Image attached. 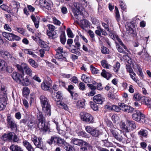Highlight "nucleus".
Instances as JSON below:
<instances>
[{
	"label": "nucleus",
	"instance_id": "f257e3e1",
	"mask_svg": "<svg viewBox=\"0 0 151 151\" xmlns=\"http://www.w3.org/2000/svg\"><path fill=\"white\" fill-rule=\"evenodd\" d=\"M36 116L37 127L41 131L46 132L48 129V127L45 124V118L42 112L39 111L36 114Z\"/></svg>",
	"mask_w": 151,
	"mask_h": 151
},
{
	"label": "nucleus",
	"instance_id": "f03ea898",
	"mask_svg": "<svg viewBox=\"0 0 151 151\" xmlns=\"http://www.w3.org/2000/svg\"><path fill=\"white\" fill-rule=\"evenodd\" d=\"M40 99L43 111L45 115L50 116L51 114V106L49 99L44 95L40 96Z\"/></svg>",
	"mask_w": 151,
	"mask_h": 151
},
{
	"label": "nucleus",
	"instance_id": "7ed1b4c3",
	"mask_svg": "<svg viewBox=\"0 0 151 151\" xmlns=\"http://www.w3.org/2000/svg\"><path fill=\"white\" fill-rule=\"evenodd\" d=\"M40 99L43 111L45 115L50 116L51 114V106L49 99L44 95L40 96Z\"/></svg>",
	"mask_w": 151,
	"mask_h": 151
},
{
	"label": "nucleus",
	"instance_id": "20e7f679",
	"mask_svg": "<svg viewBox=\"0 0 151 151\" xmlns=\"http://www.w3.org/2000/svg\"><path fill=\"white\" fill-rule=\"evenodd\" d=\"M47 142L50 145H51L53 143L54 144L58 145V146L63 147L67 142L63 139L55 135L52 136L50 138L47 140Z\"/></svg>",
	"mask_w": 151,
	"mask_h": 151
},
{
	"label": "nucleus",
	"instance_id": "39448f33",
	"mask_svg": "<svg viewBox=\"0 0 151 151\" xmlns=\"http://www.w3.org/2000/svg\"><path fill=\"white\" fill-rule=\"evenodd\" d=\"M132 117L134 120L137 122L142 121V122H144V123H145L146 119H148L147 116L138 110L135 111V113L132 114Z\"/></svg>",
	"mask_w": 151,
	"mask_h": 151
},
{
	"label": "nucleus",
	"instance_id": "423d86ee",
	"mask_svg": "<svg viewBox=\"0 0 151 151\" xmlns=\"http://www.w3.org/2000/svg\"><path fill=\"white\" fill-rule=\"evenodd\" d=\"M83 8L81 4L77 2L74 3L73 6L72 8V11L76 19H77L79 15H81V12L83 11Z\"/></svg>",
	"mask_w": 151,
	"mask_h": 151
},
{
	"label": "nucleus",
	"instance_id": "0eeeda50",
	"mask_svg": "<svg viewBox=\"0 0 151 151\" xmlns=\"http://www.w3.org/2000/svg\"><path fill=\"white\" fill-rule=\"evenodd\" d=\"M16 67L18 70L21 73H24V70L26 73L29 76H31L32 73V71L31 68L25 63H22L21 65L17 64Z\"/></svg>",
	"mask_w": 151,
	"mask_h": 151
},
{
	"label": "nucleus",
	"instance_id": "6e6552de",
	"mask_svg": "<svg viewBox=\"0 0 151 151\" xmlns=\"http://www.w3.org/2000/svg\"><path fill=\"white\" fill-rule=\"evenodd\" d=\"M85 130L87 132L94 137H98L101 134V133L98 128L93 127L87 126L85 127Z\"/></svg>",
	"mask_w": 151,
	"mask_h": 151
},
{
	"label": "nucleus",
	"instance_id": "1a4fd4ad",
	"mask_svg": "<svg viewBox=\"0 0 151 151\" xmlns=\"http://www.w3.org/2000/svg\"><path fill=\"white\" fill-rule=\"evenodd\" d=\"M7 126L12 130H16L17 129V126L14 120L8 114L7 115Z\"/></svg>",
	"mask_w": 151,
	"mask_h": 151
},
{
	"label": "nucleus",
	"instance_id": "9d476101",
	"mask_svg": "<svg viewBox=\"0 0 151 151\" xmlns=\"http://www.w3.org/2000/svg\"><path fill=\"white\" fill-rule=\"evenodd\" d=\"M48 29L47 30L46 33L48 36L52 39H55L58 37L57 33L55 31V26L50 24L47 25Z\"/></svg>",
	"mask_w": 151,
	"mask_h": 151
},
{
	"label": "nucleus",
	"instance_id": "9b49d317",
	"mask_svg": "<svg viewBox=\"0 0 151 151\" xmlns=\"http://www.w3.org/2000/svg\"><path fill=\"white\" fill-rule=\"evenodd\" d=\"M80 114L81 119L83 121L88 124L93 123V117L90 114L85 112H82Z\"/></svg>",
	"mask_w": 151,
	"mask_h": 151
},
{
	"label": "nucleus",
	"instance_id": "f8f14e48",
	"mask_svg": "<svg viewBox=\"0 0 151 151\" xmlns=\"http://www.w3.org/2000/svg\"><path fill=\"white\" fill-rule=\"evenodd\" d=\"M42 139L40 137L37 138L34 135L32 136L31 140L33 142L36 147L42 150L44 147L42 141L41 140Z\"/></svg>",
	"mask_w": 151,
	"mask_h": 151
},
{
	"label": "nucleus",
	"instance_id": "ddd939ff",
	"mask_svg": "<svg viewBox=\"0 0 151 151\" xmlns=\"http://www.w3.org/2000/svg\"><path fill=\"white\" fill-rule=\"evenodd\" d=\"M2 34L4 37L9 41H13L15 40L18 41L21 39L20 37L12 33L3 32H2Z\"/></svg>",
	"mask_w": 151,
	"mask_h": 151
},
{
	"label": "nucleus",
	"instance_id": "4468645a",
	"mask_svg": "<svg viewBox=\"0 0 151 151\" xmlns=\"http://www.w3.org/2000/svg\"><path fill=\"white\" fill-rule=\"evenodd\" d=\"M48 81H44L41 85V88L44 90L47 91L52 86V81L49 78H47Z\"/></svg>",
	"mask_w": 151,
	"mask_h": 151
},
{
	"label": "nucleus",
	"instance_id": "2eb2a0df",
	"mask_svg": "<svg viewBox=\"0 0 151 151\" xmlns=\"http://www.w3.org/2000/svg\"><path fill=\"white\" fill-rule=\"evenodd\" d=\"M10 7L9 8L8 6L4 5H1V8L3 10L7 11L9 13L11 12V10L14 9V11H17V4L13 3L10 5Z\"/></svg>",
	"mask_w": 151,
	"mask_h": 151
},
{
	"label": "nucleus",
	"instance_id": "dca6fc26",
	"mask_svg": "<svg viewBox=\"0 0 151 151\" xmlns=\"http://www.w3.org/2000/svg\"><path fill=\"white\" fill-rule=\"evenodd\" d=\"M24 74L22 73L20 74L16 72H14L12 74V76L13 79L17 83H19L22 79V76H24Z\"/></svg>",
	"mask_w": 151,
	"mask_h": 151
},
{
	"label": "nucleus",
	"instance_id": "f3484780",
	"mask_svg": "<svg viewBox=\"0 0 151 151\" xmlns=\"http://www.w3.org/2000/svg\"><path fill=\"white\" fill-rule=\"evenodd\" d=\"M71 142L74 144L78 145L80 146H82L83 145H86L87 146H89V145L88 144V143L85 141H84L82 139L74 138L72 139Z\"/></svg>",
	"mask_w": 151,
	"mask_h": 151
},
{
	"label": "nucleus",
	"instance_id": "a211bd4d",
	"mask_svg": "<svg viewBox=\"0 0 151 151\" xmlns=\"http://www.w3.org/2000/svg\"><path fill=\"white\" fill-rule=\"evenodd\" d=\"M14 134L13 132L5 134L2 136L1 139L4 141H10L12 140Z\"/></svg>",
	"mask_w": 151,
	"mask_h": 151
},
{
	"label": "nucleus",
	"instance_id": "6ab92c4d",
	"mask_svg": "<svg viewBox=\"0 0 151 151\" xmlns=\"http://www.w3.org/2000/svg\"><path fill=\"white\" fill-rule=\"evenodd\" d=\"M63 94L62 92L58 91L54 93L53 98L55 101L58 102L63 99Z\"/></svg>",
	"mask_w": 151,
	"mask_h": 151
},
{
	"label": "nucleus",
	"instance_id": "aec40b11",
	"mask_svg": "<svg viewBox=\"0 0 151 151\" xmlns=\"http://www.w3.org/2000/svg\"><path fill=\"white\" fill-rule=\"evenodd\" d=\"M23 145L26 147L28 151H35V148L27 140L24 141L23 142Z\"/></svg>",
	"mask_w": 151,
	"mask_h": 151
},
{
	"label": "nucleus",
	"instance_id": "412c9836",
	"mask_svg": "<svg viewBox=\"0 0 151 151\" xmlns=\"http://www.w3.org/2000/svg\"><path fill=\"white\" fill-rule=\"evenodd\" d=\"M93 100L95 103L99 104H102L103 101V98L99 94L94 96Z\"/></svg>",
	"mask_w": 151,
	"mask_h": 151
},
{
	"label": "nucleus",
	"instance_id": "4be33fe9",
	"mask_svg": "<svg viewBox=\"0 0 151 151\" xmlns=\"http://www.w3.org/2000/svg\"><path fill=\"white\" fill-rule=\"evenodd\" d=\"M6 104V100L4 97H2L0 98V111L4 110Z\"/></svg>",
	"mask_w": 151,
	"mask_h": 151
},
{
	"label": "nucleus",
	"instance_id": "5701e85b",
	"mask_svg": "<svg viewBox=\"0 0 151 151\" xmlns=\"http://www.w3.org/2000/svg\"><path fill=\"white\" fill-rule=\"evenodd\" d=\"M132 27H126L127 32L129 35H132V36L133 37H136L137 34L134 31Z\"/></svg>",
	"mask_w": 151,
	"mask_h": 151
},
{
	"label": "nucleus",
	"instance_id": "b1692460",
	"mask_svg": "<svg viewBox=\"0 0 151 151\" xmlns=\"http://www.w3.org/2000/svg\"><path fill=\"white\" fill-rule=\"evenodd\" d=\"M23 77L24 76H22L19 84L23 86L28 85L29 84V80L27 78H24Z\"/></svg>",
	"mask_w": 151,
	"mask_h": 151
},
{
	"label": "nucleus",
	"instance_id": "393cba45",
	"mask_svg": "<svg viewBox=\"0 0 151 151\" xmlns=\"http://www.w3.org/2000/svg\"><path fill=\"white\" fill-rule=\"evenodd\" d=\"M63 53H56L55 55V58L58 60H60V61H65L66 59L65 58V54H63Z\"/></svg>",
	"mask_w": 151,
	"mask_h": 151
},
{
	"label": "nucleus",
	"instance_id": "a878e982",
	"mask_svg": "<svg viewBox=\"0 0 151 151\" xmlns=\"http://www.w3.org/2000/svg\"><path fill=\"white\" fill-rule=\"evenodd\" d=\"M142 101H144L145 104L147 105L151 104V99L150 97L143 96L142 97Z\"/></svg>",
	"mask_w": 151,
	"mask_h": 151
},
{
	"label": "nucleus",
	"instance_id": "bb28decb",
	"mask_svg": "<svg viewBox=\"0 0 151 151\" xmlns=\"http://www.w3.org/2000/svg\"><path fill=\"white\" fill-rule=\"evenodd\" d=\"M138 135L141 137H147L148 135L147 131L146 130L142 129L138 132Z\"/></svg>",
	"mask_w": 151,
	"mask_h": 151
},
{
	"label": "nucleus",
	"instance_id": "cd10ccee",
	"mask_svg": "<svg viewBox=\"0 0 151 151\" xmlns=\"http://www.w3.org/2000/svg\"><path fill=\"white\" fill-rule=\"evenodd\" d=\"M101 76L107 79H109L111 76L112 75L106 71V70L103 69L101 73Z\"/></svg>",
	"mask_w": 151,
	"mask_h": 151
},
{
	"label": "nucleus",
	"instance_id": "c85d7f7f",
	"mask_svg": "<svg viewBox=\"0 0 151 151\" xmlns=\"http://www.w3.org/2000/svg\"><path fill=\"white\" fill-rule=\"evenodd\" d=\"M10 149L12 151H24L23 149L20 147L14 145L11 146Z\"/></svg>",
	"mask_w": 151,
	"mask_h": 151
},
{
	"label": "nucleus",
	"instance_id": "c756f323",
	"mask_svg": "<svg viewBox=\"0 0 151 151\" xmlns=\"http://www.w3.org/2000/svg\"><path fill=\"white\" fill-rule=\"evenodd\" d=\"M9 68L7 66V64L6 62H5V64H3V65H1L0 68V70L1 71H6L9 73H11L12 71V70L10 69L9 70Z\"/></svg>",
	"mask_w": 151,
	"mask_h": 151
},
{
	"label": "nucleus",
	"instance_id": "7c9ffc66",
	"mask_svg": "<svg viewBox=\"0 0 151 151\" xmlns=\"http://www.w3.org/2000/svg\"><path fill=\"white\" fill-rule=\"evenodd\" d=\"M37 124L35 123L34 121L30 120L27 124V126L30 129L35 128L37 126Z\"/></svg>",
	"mask_w": 151,
	"mask_h": 151
},
{
	"label": "nucleus",
	"instance_id": "2f4dec72",
	"mask_svg": "<svg viewBox=\"0 0 151 151\" xmlns=\"http://www.w3.org/2000/svg\"><path fill=\"white\" fill-rule=\"evenodd\" d=\"M28 61L30 65L35 68H36L38 66L37 63L32 58L29 59Z\"/></svg>",
	"mask_w": 151,
	"mask_h": 151
},
{
	"label": "nucleus",
	"instance_id": "473e14b6",
	"mask_svg": "<svg viewBox=\"0 0 151 151\" xmlns=\"http://www.w3.org/2000/svg\"><path fill=\"white\" fill-rule=\"evenodd\" d=\"M63 147L67 151H75L74 148L67 142L65 143Z\"/></svg>",
	"mask_w": 151,
	"mask_h": 151
},
{
	"label": "nucleus",
	"instance_id": "72a5a7b5",
	"mask_svg": "<svg viewBox=\"0 0 151 151\" xmlns=\"http://www.w3.org/2000/svg\"><path fill=\"white\" fill-rule=\"evenodd\" d=\"M101 64L102 66L104 68L107 69L110 68L111 65L109 64L107 61L105 60H103L101 62Z\"/></svg>",
	"mask_w": 151,
	"mask_h": 151
},
{
	"label": "nucleus",
	"instance_id": "f704fd0d",
	"mask_svg": "<svg viewBox=\"0 0 151 151\" xmlns=\"http://www.w3.org/2000/svg\"><path fill=\"white\" fill-rule=\"evenodd\" d=\"M53 5V4L52 2L51 1L50 3H48L45 0L44 5H43L42 7H44L46 9L49 10L50 9L51 6H52Z\"/></svg>",
	"mask_w": 151,
	"mask_h": 151
},
{
	"label": "nucleus",
	"instance_id": "c9c22d12",
	"mask_svg": "<svg viewBox=\"0 0 151 151\" xmlns=\"http://www.w3.org/2000/svg\"><path fill=\"white\" fill-rule=\"evenodd\" d=\"M84 101V100L83 101L81 100L78 101L77 103V107L79 109L84 108L85 105Z\"/></svg>",
	"mask_w": 151,
	"mask_h": 151
},
{
	"label": "nucleus",
	"instance_id": "e433bc0d",
	"mask_svg": "<svg viewBox=\"0 0 151 151\" xmlns=\"http://www.w3.org/2000/svg\"><path fill=\"white\" fill-rule=\"evenodd\" d=\"M80 22L81 25L84 27H87L90 25L87 19H82Z\"/></svg>",
	"mask_w": 151,
	"mask_h": 151
},
{
	"label": "nucleus",
	"instance_id": "4c0bfd02",
	"mask_svg": "<svg viewBox=\"0 0 151 151\" xmlns=\"http://www.w3.org/2000/svg\"><path fill=\"white\" fill-rule=\"evenodd\" d=\"M60 38L61 43L63 45L65 44L66 41L65 32H63L61 34L60 36Z\"/></svg>",
	"mask_w": 151,
	"mask_h": 151
},
{
	"label": "nucleus",
	"instance_id": "58836bf2",
	"mask_svg": "<svg viewBox=\"0 0 151 151\" xmlns=\"http://www.w3.org/2000/svg\"><path fill=\"white\" fill-rule=\"evenodd\" d=\"M116 130V129L114 127H111V128L110 129V132L114 137L118 133Z\"/></svg>",
	"mask_w": 151,
	"mask_h": 151
},
{
	"label": "nucleus",
	"instance_id": "ea45409f",
	"mask_svg": "<svg viewBox=\"0 0 151 151\" xmlns=\"http://www.w3.org/2000/svg\"><path fill=\"white\" fill-rule=\"evenodd\" d=\"M101 52L103 54H108L109 53V51L107 47L102 46L101 48Z\"/></svg>",
	"mask_w": 151,
	"mask_h": 151
},
{
	"label": "nucleus",
	"instance_id": "a19ab883",
	"mask_svg": "<svg viewBox=\"0 0 151 151\" xmlns=\"http://www.w3.org/2000/svg\"><path fill=\"white\" fill-rule=\"evenodd\" d=\"M127 123L129 126L131 127L132 129H135L136 127V125L135 123L133 121H127Z\"/></svg>",
	"mask_w": 151,
	"mask_h": 151
},
{
	"label": "nucleus",
	"instance_id": "79ce46f5",
	"mask_svg": "<svg viewBox=\"0 0 151 151\" xmlns=\"http://www.w3.org/2000/svg\"><path fill=\"white\" fill-rule=\"evenodd\" d=\"M134 110V108L131 106H127L126 107V108L124 109V111L129 113H131L133 112Z\"/></svg>",
	"mask_w": 151,
	"mask_h": 151
},
{
	"label": "nucleus",
	"instance_id": "37998d69",
	"mask_svg": "<svg viewBox=\"0 0 151 151\" xmlns=\"http://www.w3.org/2000/svg\"><path fill=\"white\" fill-rule=\"evenodd\" d=\"M133 98L135 100L139 101L140 99L142 100V97L140 96L139 93H135L134 95Z\"/></svg>",
	"mask_w": 151,
	"mask_h": 151
},
{
	"label": "nucleus",
	"instance_id": "c03bdc74",
	"mask_svg": "<svg viewBox=\"0 0 151 151\" xmlns=\"http://www.w3.org/2000/svg\"><path fill=\"white\" fill-rule=\"evenodd\" d=\"M88 144L89 145V146H87L86 145H83V147H82L80 148V151H87V149H89L91 147V145L88 143Z\"/></svg>",
	"mask_w": 151,
	"mask_h": 151
},
{
	"label": "nucleus",
	"instance_id": "a18cd8bd",
	"mask_svg": "<svg viewBox=\"0 0 151 151\" xmlns=\"http://www.w3.org/2000/svg\"><path fill=\"white\" fill-rule=\"evenodd\" d=\"M114 71L115 72H118L119 69L120 68V64L118 62L116 63V64L114 65L113 67Z\"/></svg>",
	"mask_w": 151,
	"mask_h": 151
},
{
	"label": "nucleus",
	"instance_id": "49530a36",
	"mask_svg": "<svg viewBox=\"0 0 151 151\" xmlns=\"http://www.w3.org/2000/svg\"><path fill=\"white\" fill-rule=\"evenodd\" d=\"M102 140L103 141L104 145L106 147H109L112 145V144L109 142L107 140V139H102Z\"/></svg>",
	"mask_w": 151,
	"mask_h": 151
},
{
	"label": "nucleus",
	"instance_id": "de8ad7c7",
	"mask_svg": "<svg viewBox=\"0 0 151 151\" xmlns=\"http://www.w3.org/2000/svg\"><path fill=\"white\" fill-rule=\"evenodd\" d=\"M78 36H76L74 40V42L75 43L76 45L77 48L78 49H79V47L80 46V43L78 42ZM74 47H76L75 46H74Z\"/></svg>",
	"mask_w": 151,
	"mask_h": 151
},
{
	"label": "nucleus",
	"instance_id": "09e8293b",
	"mask_svg": "<svg viewBox=\"0 0 151 151\" xmlns=\"http://www.w3.org/2000/svg\"><path fill=\"white\" fill-rule=\"evenodd\" d=\"M67 32L69 37L73 38V34L70 28H67Z\"/></svg>",
	"mask_w": 151,
	"mask_h": 151
},
{
	"label": "nucleus",
	"instance_id": "8fccbe9b",
	"mask_svg": "<svg viewBox=\"0 0 151 151\" xmlns=\"http://www.w3.org/2000/svg\"><path fill=\"white\" fill-rule=\"evenodd\" d=\"M16 30L21 34L24 35L25 33V30L23 28L17 27Z\"/></svg>",
	"mask_w": 151,
	"mask_h": 151
},
{
	"label": "nucleus",
	"instance_id": "3c124183",
	"mask_svg": "<svg viewBox=\"0 0 151 151\" xmlns=\"http://www.w3.org/2000/svg\"><path fill=\"white\" fill-rule=\"evenodd\" d=\"M116 48L119 52L120 53H123L124 52L122 47H121L120 45L117 43H116Z\"/></svg>",
	"mask_w": 151,
	"mask_h": 151
},
{
	"label": "nucleus",
	"instance_id": "603ef678",
	"mask_svg": "<svg viewBox=\"0 0 151 151\" xmlns=\"http://www.w3.org/2000/svg\"><path fill=\"white\" fill-rule=\"evenodd\" d=\"M91 70L92 73H94L97 74L99 73V70L95 68L91 65L90 66Z\"/></svg>",
	"mask_w": 151,
	"mask_h": 151
},
{
	"label": "nucleus",
	"instance_id": "864d4df0",
	"mask_svg": "<svg viewBox=\"0 0 151 151\" xmlns=\"http://www.w3.org/2000/svg\"><path fill=\"white\" fill-rule=\"evenodd\" d=\"M126 68L127 71L130 73H131L133 72V70L130 65L126 64Z\"/></svg>",
	"mask_w": 151,
	"mask_h": 151
},
{
	"label": "nucleus",
	"instance_id": "5fc2aeb1",
	"mask_svg": "<svg viewBox=\"0 0 151 151\" xmlns=\"http://www.w3.org/2000/svg\"><path fill=\"white\" fill-rule=\"evenodd\" d=\"M126 25L127 27H135L134 22L133 21L127 22L126 23Z\"/></svg>",
	"mask_w": 151,
	"mask_h": 151
},
{
	"label": "nucleus",
	"instance_id": "6e6d98bb",
	"mask_svg": "<svg viewBox=\"0 0 151 151\" xmlns=\"http://www.w3.org/2000/svg\"><path fill=\"white\" fill-rule=\"evenodd\" d=\"M114 137L118 141L121 142L123 139L122 136L119 134L118 133L116 134V135Z\"/></svg>",
	"mask_w": 151,
	"mask_h": 151
},
{
	"label": "nucleus",
	"instance_id": "4d7b16f0",
	"mask_svg": "<svg viewBox=\"0 0 151 151\" xmlns=\"http://www.w3.org/2000/svg\"><path fill=\"white\" fill-rule=\"evenodd\" d=\"M59 104L61 108L65 110H67L68 109V107L67 105L63 102H60Z\"/></svg>",
	"mask_w": 151,
	"mask_h": 151
},
{
	"label": "nucleus",
	"instance_id": "13d9d810",
	"mask_svg": "<svg viewBox=\"0 0 151 151\" xmlns=\"http://www.w3.org/2000/svg\"><path fill=\"white\" fill-rule=\"evenodd\" d=\"M34 23L35 27L36 28H38L39 25V19H32Z\"/></svg>",
	"mask_w": 151,
	"mask_h": 151
},
{
	"label": "nucleus",
	"instance_id": "bf43d9fd",
	"mask_svg": "<svg viewBox=\"0 0 151 151\" xmlns=\"http://www.w3.org/2000/svg\"><path fill=\"white\" fill-rule=\"evenodd\" d=\"M45 1V0H37L36 2L39 4L42 7L43 5H44Z\"/></svg>",
	"mask_w": 151,
	"mask_h": 151
},
{
	"label": "nucleus",
	"instance_id": "052dcab7",
	"mask_svg": "<svg viewBox=\"0 0 151 151\" xmlns=\"http://www.w3.org/2000/svg\"><path fill=\"white\" fill-rule=\"evenodd\" d=\"M112 110H114L116 112H119L120 111L121 109L120 107L116 105H112Z\"/></svg>",
	"mask_w": 151,
	"mask_h": 151
},
{
	"label": "nucleus",
	"instance_id": "680f3d73",
	"mask_svg": "<svg viewBox=\"0 0 151 151\" xmlns=\"http://www.w3.org/2000/svg\"><path fill=\"white\" fill-rule=\"evenodd\" d=\"M79 134L83 137L86 138L89 137V135L84 132H81L79 133Z\"/></svg>",
	"mask_w": 151,
	"mask_h": 151
},
{
	"label": "nucleus",
	"instance_id": "e2e57ef3",
	"mask_svg": "<svg viewBox=\"0 0 151 151\" xmlns=\"http://www.w3.org/2000/svg\"><path fill=\"white\" fill-rule=\"evenodd\" d=\"M74 88V87L72 85H70L68 86V91L69 92L70 94H71V96L73 97V94L74 92L71 91V90H72Z\"/></svg>",
	"mask_w": 151,
	"mask_h": 151
},
{
	"label": "nucleus",
	"instance_id": "0e129e2a",
	"mask_svg": "<svg viewBox=\"0 0 151 151\" xmlns=\"http://www.w3.org/2000/svg\"><path fill=\"white\" fill-rule=\"evenodd\" d=\"M97 29L95 31V33L98 36H101V28L99 27H97Z\"/></svg>",
	"mask_w": 151,
	"mask_h": 151
},
{
	"label": "nucleus",
	"instance_id": "69168bd1",
	"mask_svg": "<svg viewBox=\"0 0 151 151\" xmlns=\"http://www.w3.org/2000/svg\"><path fill=\"white\" fill-rule=\"evenodd\" d=\"M112 119L113 122L114 123H116L117 122L119 118L116 115H113L112 116Z\"/></svg>",
	"mask_w": 151,
	"mask_h": 151
},
{
	"label": "nucleus",
	"instance_id": "338daca9",
	"mask_svg": "<svg viewBox=\"0 0 151 151\" xmlns=\"http://www.w3.org/2000/svg\"><path fill=\"white\" fill-rule=\"evenodd\" d=\"M79 89L82 90H84L85 89V84L83 82H81L79 86Z\"/></svg>",
	"mask_w": 151,
	"mask_h": 151
},
{
	"label": "nucleus",
	"instance_id": "774afa93",
	"mask_svg": "<svg viewBox=\"0 0 151 151\" xmlns=\"http://www.w3.org/2000/svg\"><path fill=\"white\" fill-rule=\"evenodd\" d=\"M97 104L93 103V104L91 105V107L94 111H96L98 109V106Z\"/></svg>",
	"mask_w": 151,
	"mask_h": 151
}]
</instances>
